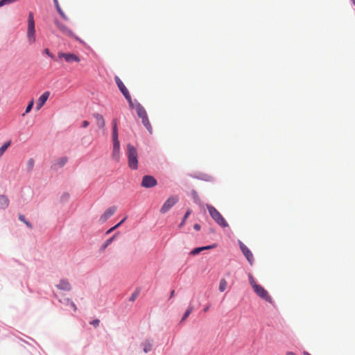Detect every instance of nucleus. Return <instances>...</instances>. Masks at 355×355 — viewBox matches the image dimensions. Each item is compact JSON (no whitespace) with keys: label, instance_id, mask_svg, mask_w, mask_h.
I'll return each instance as SVG.
<instances>
[{"label":"nucleus","instance_id":"obj_39","mask_svg":"<svg viewBox=\"0 0 355 355\" xmlns=\"http://www.w3.org/2000/svg\"><path fill=\"white\" fill-rule=\"evenodd\" d=\"M70 305L74 311H76V309H77L76 306L73 302H70Z\"/></svg>","mask_w":355,"mask_h":355},{"label":"nucleus","instance_id":"obj_21","mask_svg":"<svg viewBox=\"0 0 355 355\" xmlns=\"http://www.w3.org/2000/svg\"><path fill=\"white\" fill-rule=\"evenodd\" d=\"M116 234L114 235L109 239H107L103 245L101 247V250L104 251L115 239Z\"/></svg>","mask_w":355,"mask_h":355},{"label":"nucleus","instance_id":"obj_5","mask_svg":"<svg viewBox=\"0 0 355 355\" xmlns=\"http://www.w3.org/2000/svg\"><path fill=\"white\" fill-rule=\"evenodd\" d=\"M254 293L262 300L267 302L272 303V299L268 292L260 284L253 288Z\"/></svg>","mask_w":355,"mask_h":355},{"label":"nucleus","instance_id":"obj_32","mask_svg":"<svg viewBox=\"0 0 355 355\" xmlns=\"http://www.w3.org/2000/svg\"><path fill=\"white\" fill-rule=\"evenodd\" d=\"M67 162V158L64 157H62L60 158L59 160H58V164L60 166H63Z\"/></svg>","mask_w":355,"mask_h":355},{"label":"nucleus","instance_id":"obj_48","mask_svg":"<svg viewBox=\"0 0 355 355\" xmlns=\"http://www.w3.org/2000/svg\"><path fill=\"white\" fill-rule=\"evenodd\" d=\"M290 355H295V354H293V353H291V352H290Z\"/></svg>","mask_w":355,"mask_h":355},{"label":"nucleus","instance_id":"obj_2","mask_svg":"<svg viewBox=\"0 0 355 355\" xmlns=\"http://www.w3.org/2000/svg\"><path fill=\"white\" fill-rule=\"evenodd\" d=\"M127 155L129 167L133 170L137 169L138 154L136 148L131 144H128L127 146Z\"/></svg>","mask_w":355,"mask_h":355},{"label":"nucleus","instance_id":"obj_14","mask_svg":"<svg viewBox=\"0 0 355 355\" xmlns=\"http://www.w3.org/2000/svg\"><path fill=\"white\" fill-rule=\"evenodd\" d=\"M112 158L115 159L116 162L119 161L120 158V144H113V151H112Z\"/></svg>","mask_w":355,"mask_h":355},{"label":"nucleus","instance_id":"obj_28","mask_svg":"<svg viewBox=\"0 0 355 355\" xmlns=\"http://www.w3.org/2000/svg\"><path fill=\"white\" fill-rule=\"evenodd\" d=\"M191 209H188V210L187 211V212L185 213L184 216V218H183V219H182V222H181V223L179 225V227H182L184 225V223H185V222H186V220H187V218L189 216V215L191 214Z\"/></svg>","mask_w":355,"mask_h":355},{"label":"nucleus","instance_id":"obj_7","mask_svg":"<svg viewBox=\"0 0 355 355\" xmlns=\"http://www.w3.org/2000/svg\"><path fill=\"white\" fill-rule=\"evenodd\" d=\"M239 245L240 247V249L241 252H243V255L246 258V259L248 261L250 265H252L254 263V256L252 252L250 250V249L241 241H239Z\"/></svg>","mask_w":355,"mask_h":355},{"label":"nucleus","instance_id":"obj_27","mask_svg":"<svg viewBox=\"0 0 355 355\" xmlns=\"http://www.w3.org/2000/svg\"><path fill=\"white\" fill-rule=\"evenodd\" d=\"M33 105H34V100H33V99H32V100L29 102V103L28 104V105H27V107H26V111H25V112L22 114V116H25L26 114H28V112H31V110H32V108H33Z\"/></svg>","mask_w":355,"mask_h":355},{"label":"nucleus","instance_id":"obj_36","mask_svg":"<svg viewBox=\"0 0 355 355\" xmlns=\"http://www.w3.org/2000/svg\"><path fill=\"white\" fill-rule=\"evenodd\" d=\"M126 218H124L123 219H122L118 224H116L115 226L112 227V228H114V230H116V228H118L125 220Z\"/></svg>","mask_w":355,"mask_h":355},{"label":"nucleus","instance_id":"obj_30","mask_svg":"<svg viewBox=\"0 0 355 355\" xmlns=\"http://www.w3.org/2000/svg\"><path fill=\"white\" fill-rule=\"evenodd\" d=\"M34 164H35V162H34L33 159H28V161L27 162V167L29 171L33 170V168L34 167Z\"/></svg>","mask_w":355,"mask_h":355},{"label":"nucleus","instance_id":"obj_22","mask_svg":"<svg viewBox=\"0 0 355 355\" xmlns=\"http://www.w3.org/2000/svg\"><path fill=\"white\" fill-rule=\"evenodd\" d=\"M193 310V306L192 305H189L182 318L181 322H184L189 316Z\"/></svg>","mask_w":355,"mask_h":355},{"label":"nucleus","instance_id":"obj_8","mask_svg":"<svg viewBox=\"0 0 355 355\" xmlns=\"http://www.w3.org/2000/svg\"><path fill=\"white\" fill-rule=\"evenodd\" d=\"M156 179L152 175H144L142 179L141 186L144 188H151L157 185Z\"/></svg>","mask_w":355,"mask_h":355},{"label":"nucleus","instance_id":"obj_31","mask_svg":"<svg viewBox=\"0 0 355 355\" xmlns=\"http://www.w3.org/2000/svg\"><path fill=\"white\" fill-rule=\"evenodd\" d=\"M249 282L252 288L258 284L251 275H249Z\"/></svg>","mask_w":355,"mask_h":355},{"label":"nucleus","instance_id":"obj_11","mask_svg":"<svg viewBox=\"0 0 355 355\" xmlns=\"http://www.w3.org/2000/svg\"><path fill=\"white\" fill-rule=\"evenodd\" d=\"M55 24H56L57 27L58 28V29L63 34H64L67 36H69V37H74L76 40H78V37H76L75 36V35L73 33V31L69 28H68L66 25H64V24H62L60 22H58V21H56Z\"/></svg>","mask_w":355,"mask_h":355},{"label":"nucleus","instance_id":"obj_4","mask_svg":"<svg viewBox=\"0 0 355 355\" xmlns=\"http://www.w3.org/2000/svg\"><path fill=\"white\" fill-rule=\"evenodd\" d=\"M114 79H115V82H116L119 90L123 94L125 99L128 101L130 107H132L133 102L132 101L131 96H130L128 89L126 88V87L124 85V84L123 83L121 80L118 76H115Z\"/></svg>","mask_w":355,"mask_h":355},{"label":"nucleus","instance_id":"obj_6","mask_svg":"<svg viewBox=\"0 0 355 355\" xmlns=\"http://www.w3.org/2000/svg\"><path fill=\"white\" fill-rule=\"evenodd\" d=\"M178 196H171L168 198L160 209V212L162 214L166 213L178 202Z\"/></svg>","mask_w":355,"mask_h":355},{"label":"nucleus","instance_id":"obj_13","mask_svg":"<svg viewBox=\"0 0 355 355\" xmlns=\"http://www.w3.org/2000/svg\"><path fill=\"white\" fill-rule=\"evenodd\" d=\"M49 96H50V92H45L40 96V98L37 101V105H36L37 110H40L42 107V106L45 104V103L48 100Z\"/></svg>","mask_w":355,"mask_h":355},{"label":"nucleus","instance_id":"obj_43","mask_svg":"<svg viewBox=\"0 0 355 355\" xmlns=\"http://www.w3.org/2000/svg\"><path fill=\"white\" fill-rule=\"evenodd\" d=\"M24 223L29 227V228H32V225L28 222V221H25Z\"/></svg>","mask_w":355,"mask_h":355},{"label":"nucleus","instance_id":"obj_40","mask_svg":"<svg viewBox=\"0 0 355 355\" xmlns=\"http://www.w3.org/2000/svg\"><path fill=\"white\" fill-rule=\"evenodd\" d=\"M19 219L24 223L26 221L25 217L23 215H19Z\"/></svg>","mask_w":355,"mask_h":355},{"label":"nucleus","instance_id":"obj_35","mask_svg":"<svg viewBox=\"0 0 355 355\" xmlns=\"http://www.w3.org/2000/svg\"><path fill=\"white\" fill-rule=\"evenodd\" d=\"M126 218H124L123 219H122L118 224H116L115 226L112 227V228H114V230H116V228H118L125 220Z\"/></svg>","mask_w":355,"mask_h":355},{"label":"nucleus","instance_id":"obj_15","mask_svg":"<svg viewBox=\"0 0 355 355\" xmlns=\"http://www.w3.org/2000/svg\"><path fill=\"white\" fill-rule=\"evenodd\" d=\"M57 287L60 290L69 291L71 290V286L68 280L61 279L60 284L57 285Z\"/></svg>","mask_w":355,"mask_h":355},{"label":"nucleus","instance_id":"obj_37","mask_svg":"<svg viewBox=\"0 0 355 355\" xmlns=\"http://www.w3.org/2000/svg\"><path fill=\"white\" fill-rule=\"evenodd\" d=\"M89 125V121H83L82 123V127L87 128Z\"/></svg>","mask_w":355,"mask_h":355},{"label":"nucleus","instance_id":"obj_19","mask_svg":"<svg viewBox=\"0 0 355 355\" xmlns=\"http://www.w3.org/2000/svg\"><path fill=\"white\" fill-rule=\"evenodd\" d=\"M9 205V200L6 196L0 195V209H6Z\"/></svg>","mask_w":355,"mask_h":355},{"label":"nucleus","instance_id":"obj_42","mask_svg":"<svg viewBox=\"0 0 355 355\" xmlns=\"http://www.w3.org/2000/svg\"><path fill=\"white\" fill-rule=\"evenodd\" d=\"M136 297H137V294L134 293V294H132V295L131 296L130 300L131 301H134Z\"/></svg>","mask_w":355,"mask_h":355},{"label":"nucleus","instance_id":"obj_17","mask_svg":"<svg viewBox=\"0 0 355 355\" xmlns=\"http://www.w3.org/2000/svg\"><path fill=\"white\" fill-rule=\"evenodd\" d=\"M214 247H215V245H207V246H204V247L196 248L190 252V254L195 256L203 250L211 249V248H214Z\"/></svg>","mask_w":355,"mask_h":355},{"label":"nucleus","instance_id":"obj_45","mask_svg":"<svg viewBox=\"0 0 355 355\" xmlns=\"http://www.w3.org/2000/svg\"><path fill=\"white\" fill-rule=\"evenodd\" d=\"M209 306H207V307H205V308L204 309V311H205V312H207V311L209 310Z\"/></svg>","mask_w":355,"mask_h":355},{"label":"nucleus","instance_id":"obj_29","mask_svg":"<svg viewBox=\"0 0 355 355\" xmlns=\"http://www.w3.org/2000/svg\"><path fill=\"white\" fill-rule=\"evenodd\" d=\"M18 0H1L0 1V8L8 5L15 2H17Z\"/></svg>","mask_w":355,"mask_h":355},{"label":"nucleus","instance_id":"obj_24","mask_svg":"<svg viewBox=\"0 0 355 355\" xmlns=\"http://www.w3.org/2000/svg\"><path fill=\"white\" fill-rule=\"evenodd\" d=\"M53 2H54V4L58 11V12L60 14V15L64 19H67V17H66V15H64V13L63 12V11L62 10L59 3H58V0H53Z\"/></svg>","mask_w":355,"mask_h":355},{"label":"nucleus","instance_id":"obj_18","mask_svg":"<svg viewBox=\"0 0 355 355\" xmlns=\"http://www.w3.org/2000/svg\"><path fill=\"white\" fill-rule=\"evenodd\" d=\"M112 141L113 144H119V141L118 139V129L116 122L114 121L113 124V130H112Z\"/></svg>","mask_w":355,"mask_h":355},{"label":"nucleus","instance_id":"obj_38","mask_svg":"<svg viewBox=\"0 0 355 355\" xmlns=\"http://www.w3.org/2000/svg\"><path fill=\"white\" fill-rule=\"evenodd\" d=\"M193 228L197 230V231H199L200 230V225L199 224H195L193 225Z\"/></svg>","mask_w":355,"mask_h":355},{"label":"nucleus","instance_id":"obj_3","mask_svg":"<svg viewBox=\"0 0 355 355\" xmlns=\"http://www.w3.org/2000/svg\"><path fill=\"white\" fill-rule=\"evenodd\" d=\"M27 39L30 44L35 42V29L33 13L30 12L28 17Z\"/></svg>","mask_w":355,"mask_h":355},{"label":"nucleus","instance_id":"obj_1","mask_svg":"<svg viewBox=\"0 0 355 355\" xmlns=\"http://www.w3.org/2000/svg\"><path fill=\"white\" fill-rule=\"evenodd\" d=\"M207 210L212 219L220 227H227L228 223L220 213L212 205H207Z\"/></svg>","mask_w":355,"mask_h":355},{"label":"nucleus","instance_id":"obj_12","mask_svg":"<svg viewBox=\"0 0 355 355\" xmlns=\"http://www.w3.org/2000/svg\"><path fill=\"white\" fill-rule=\"evenodd\" d=\"M131 108H135L138 116L142 119L148 116L145 108L138 102L133 103V106Z\"/></svg>","mask_w":355,"mask_h":355},{"label":"nucleus","instance_id":"obj_9","mask_svg":"<svg viewBox=\"0 0 355 355\" xmlns=\"http://www.w3.org/2000/svg\"><path fill=\"white\" fill-rule=\"evenodd\" d=\"M58 57L60 58H64L65 61L69 63H71L73 62H79L80 60L79 57L73 53H66L60 52L58 53Z\"/></svg>","mask_w":355,"mask_h":355},{"label":"nucleus","instance_id":"obj_20","mask_svg":"<svg viewBox=\"0 0 355 355\" xmlns=\"http://www.w3.org/2000/svg\"><path fill=\"white\" fill-rule=\"evenodd\" d=\"M141 122L150 134L153 133V128L150 123L148 116L141 119Z\"/></svg>","mask_w":355,"mask_h":355},{"label":"nucleus","instance_id":"obj_34","mask_svg":"<svg viewBox=\"0 0 355 355\" xmlns=\"http://www.w3.org/2000/svg\"><path fill=\"white\" fill-rule=\"evenodd\" d=\"M44 53L45 54H46L48 56H49L50 58H54L53 55L50 52V51H49V49H45L44 50Z\"/></svg>","mask_w":355,"mask_h":355},{"label":"nucleus","instance_id":"obj_16","mask_svg":"<svg viewBox=\"0 0 355 355\" xmlns=\"http://www.w3.org/2000/svg\"><path fill=\"white\" fill-rule=\"evenodd\" d=\"M93 116L96 119L97 126L101 129L103 128L105 123L103 116L100 114L95 113L93 114Z\"/></svg>","mask_w":355,"mask_h":355},{"label":"nucleus","instance_id":"obj_46","mask_svg":"<svg viewBox=\"0 0 355 355\" xmlns=\"http://www.w3.org/2000/svg\"><path fill=\"white\" fill-rule=\"evenodd\" d=\"M304 355H311V354H310L309 353H308V352H304Z\"/></svg>","mask_w":355,"mask_h":355},{"label":"nucleus","instance_id":"obj_41","mask_svg":"<svg viewBox=\"0 0 355 355\" xmlns=\"http://www.w3.org/2000/svg\"><path fill=\"white\" fill-rule=\"evenodd\" d=\"M114 228L111 227L110 229H109L106 232H105V234L106 235H108L110 234V233H112L113 231H114Z\"/></svg>","mask_w":355,"mask_h":355},{"label":"nucleus","instance_id":"obj_33","mask_svg":"<svg viewBox=\"0 0 355 355\" xmlns=\"http://www.w3.org/2000/svg\"><path fill=\"white\" fill-rule=\"evenodd\" d=\"M100 323V320L98 319H95L90 322V324L94 327H98Z\"/></svg>","mask_w":355,"mask_h":355},{"label":"nucleus","instance_id":"obj_26","mask_svg":"<svg viewBox=\"0 0 355 355\" xmlns=\"http://www.w3.org/2000/svg\"><path fill=\"white\" fill-rule=\"evenodd\" d=\"M10 146V141H7L0 148V157L3 155L4 152L7 150V148Z\"/></svg>","mask_w":355,"mask_h":355},{"label":"nucleus","instance_id":"obj_47","mask_svg":"<svg viewBox=\"0 0 355 355\" xmlns=\"http://www.w3.org/2000/svg\"><path fill=\"white\" fill-rule=\"evenodd\" d=\"M353 3V4L355 6V0H351Z\"/></svg>","mask_w":355,"mask_h":355},{"label":"nucleus","instance_id":"obj_23","mask_svg":"<svg viewBox=\"0 0 355 355\" xmlns=\"http://www.w3.org/2000/svg\"><path fill=\"white\" fill-rule=\"evenodd\" d=\"M143 346H144V351L145 353L149 352L152 349V347H153V345L149 340H146V342H144L143 343Z\"/></svg>","mask_w":355,"mask_h":355},{"label":"nucleus","instance_id":"obj_25","mask_svg":"<svg viewBox=\"0 0 355 355\" xmlns=\"http://www.w3.org/2000/svg\"><path fill=\"white\" fill-rule=\"evenodd\" d=\"M227 286V282L225 279H222L220 281L219 284V290L220 292H223L225 291L226 288Z\"/></svg>","mask_w":355,"mask_h":355},{"label":"nucleus","instance_id":"obj_10","mask_svg":"<svg viewBox=\"0 0 355 355\" xmlns=\"http://www.w3.org/2000/svg\"><path fill=\"white\" fill-rule=\"evenodd\" d=\"M116 211V207L112 206L109 207L105 211L101 216L99 221L101 223L107 221L112 216L114 215L115 211Z\"/></svg>","mask_w":355,"mask_h":355},{"label":"nucleus","instance_id":"obj_44","mask_svg":"<svg viewBox=\"0 0 355 355\" xmlns=\"http://www.w3.org/2000/svg\"><path fill=\"white\" fill-rule=\"evenodd\" d=\"M174 295H175V291H172L171 292V297H173V296H174Z\"/></svg>","mask_w":355,"mask_h":355}]
</instances>
